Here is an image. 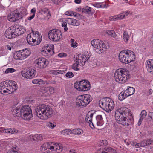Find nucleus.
Here are the masks:
<instances>
[{
	"instance_id": "f257e3e1",
	"label": "nucleus",
	"mask_w": 153,
	"mask_h": 153,
	"mask_svg": "<svg viewBox=\"0 0 153 153\" xmlns=\"http://www.w3.org/2000/svg\"><path fill=\"white\" fill-rule=\"evenodd\" d=\"M128 109L125 107H122L116 111L115 113V116L117 122L125 126H129L134 120L133 117Z\"/></svg>"
},
{
	"instance_id": "f03ea898",
	"label": "nucleus",
	"mask_w": 153,
	"mask_h": 153,
	"mask_svg": "<svg viewBox=\"0 0 153 153\" xmlns=\"http://www.w3.org/2000/svg\"><path fill=\"white\" fill-rule=\"evenodd\" d=\"M13 110L14 116L21 117L25 120L29 121L33 117L31 109L28 105L22 106L21 108L14 107Z\"/></svg>"
},
{
	"instance_id": "7ed1b4c3",
	"label": "nucleus",
	"mask_w": 153,
	"mask_h": 153,
	"mask_svg": "<svg viewBox=\"0 0 153 153\" xmlns=\"http://www.w3.org/2000/svg\"><path fill=\"white\" fill-rule=\"evenodd\" d=\"M36 115L42 119H47L51 117L53 111L50 106L44 104H40L36 109Z\"/></svg>"
},
{
	"instance_id": "20e7f679",
	"label": "nucleus",
	"mask_w": 153,
	"mask_h": 153,
	"mask_svg": "<svg viewBox=\"0 0 153 153\" xmlns=\"http://www.w3.org/2000/svg\"><path fill=\"white\" fill-rule=\"evenodd\" d=\"M17 88L16 83L14 81H9L8 82H2L0 83V92L11 94L15 91Z\"/></svg>"
},
{
	"instance_id": "39448f33",
	"label": "nucleus",
	"mask_w": 153,
	"mask_h": 153,
	"mask_svg": "<svg viewBox=\"0 0 153 153\" xmlns=\"http://www.w3.org/2000/svg\"><path fill=\"white\" fill-rule=\"evenodd\" d=\"M119 59L123 63L127 64L134 61L135 56L133 52L126 50L121 51L119 55Z\"/></svg>"
},
{
	"instance_id": "423d86ee",
	"label": "nucleus",
	"mask_w": 153,
	"mask_h": 153,
	"mask_svg": "<svg viewBox=\"0 0 153 153\" xmlns=\"http://www.w3.org/2000/svg\"><path fill=\"white\" fill-rule=\"evenodd\" d=\"M114 78L117 82L123 83L130 78L128 70L125 69H118L115 72Z\"/></svg>"
},
{
	"instance_id": "0eeeda50",
	"label": "nucleus",
	"mask_w": 153,
	"mask_h": 153,
	"mask_svg": "<svg viewBox=\"0 0 153 153\" xmlns=\"http://www.w3.org/2000/svg\"><path fill=\"white\" fill-rule=\"evenodd\" d=\"M99 104L102 108L108 112L111 111L114 105L113 101L108 97L101 99L99 101Z\"/></svg>"
},
{
	"instance_id": "6e6552de",
	"label": "nucleus",
	"mask_w": 153,
	"mask_h": 153,
	"mask_svg": "<svg viewBox=\"0 0 153 153\" xmlns=\"http://www.w3.org/2000/svg\"><path fill=\"white\" fill-rule=\"evenodd\" d=\"M32 32L28 34L27 37V42L30 45H37L41 42L40 36V33L38 31L35 33L32 30Z\"/></svg>"
},
{
	"instance_id": "1a4fd4ad",
	"label": "nucleus",
	"mask_w": 153,
	"mask_h": 153,
	"mask_svg": "<svg viewBox=\"0 0 153 153\" xmlns=\"http://www.w3.org/2000/svg\"><path fill=\"white\" fill-rule=\"evenodd\" d=\"M91 45L94 47L95 52L99 54L104 53L107 49V46L104 43L99 39H94L92 40Z\"/></svg>"
},
{
	"instance_id": "9d476101",
	"label": "nucleus",
	"mask_w": 153,
	"mask_h": 153,
	"mask_svg": "<svg viewBox=\"0 0 153 153\" xmlns=\"http://www.w3.org/2000/svg\"><path fill=\"white\" fill-rule=\"evenodd\" d=\"M92 100V97L89 94L81 95L77 98L76 103L77 105L79 106L85 107Z\"/></svg>"
},
{
	"instance_id": "9b49d317",
	"label": "nucleus",
	"mask_w": 153,
	"mask_h": 153,
	"mask_svg": "<svg viewBox=\"0 0 153 153\" xmlns=\"http://www.w3.org/2000/svg\"><path fill=\"white\" fill-rule=\"evenodd\" d=\"M48 36L50 40H52L53 41H57L59 40L62 37V35L60 30L55 29L49 31Z\"/></svg>"
},
{
	"instance_id": "f8f14e48",
	"label": "nucleus",
	"mask_w": 153,
	"mask_h": 153,
	"mask_svg": "<svg viewBox=\"0 0 153 153\" xmlns=\"http://www.w3.org/2000/svg\"><path fill=\"white\" fill-rule=\"evenodd\" d=\"M66 22H64L62 23V26L64 28V31H66L68 30L67 24L73 26H78L80 25V22L78 20L73 18H67L66 19Z\"/></svg>"
},
{
	"instance_id": "ddd939ff",
	"label": "nucleus",
	"mask_w": 153,
	"mask_h": 153,
	"mask_svg": "<svg viewBox=\"0 0 153 153\" xmlns=\"http://www.w3.org/2000/svg\"><path fill=\"white\" fill-rule=\"evenodd\" d=\"M90 58V56L88 55L85 56L83 54H80L74 56V60L76 61V62L79 64L80 63L82 66L84 65L86 61Z\"/></svg>"
},
{
	"instance_id": "4468645a",
	"label": "nucleus",
	"mask_w": 153,
	"mask_h": 153,
	"mask_svg": "<svg viewBox=\"0 0 153 153\" xmlns=\"http://www.w3.org/2000/svg\"><path fill=\"white\" fill-rule=\"evenodd\" d=\"M36 66L38 68L42 69L45 68L48 65L49 62L46 59L39 58L36 60Z\"/></svg>"
},
{
	"instance_id": "2eb2a0df",
	"label": "nucleus",
	"mask_w": 153,
	"mask_h": 153,
	"mask_svg": "<svg viewBox=\"0 0 153 153\" xmlns=\"http://www.w3.org/2000/svg\"><path fill=\"white\" fill-rule=\"evenodd\" d=\"M36 72V71L34 69H27L22 73V75L25 78L30 79L35 76Z\"/></svg>"
},
{
	"instance_id": "dca6fc26",
	"label": "nucleus",
	"mask_w": 153,
	"mask_h": 153,
	"mask_svg": "<svg viewBox=\"0 0 153 153\" xmlns=\"http://www.w3.org/2000/svg\"><path fill=\"white\" fill-rule=\"evenodd\" d=\"M18 12L17 9L12 12L8 16V20L11 22H14L22 18L21 16Z\"/></svg>"
},
{
	"instance_id": "f3484780",
	"label": "nucleus",
	"mask_w": 153,
	"mask_h": 153,
	"mask_svg": "<svg viewBox=\"0 0 153 153\" xmlns=\"http://www.w3.org/2000/svg\"><path fill=\"white\" fill-rule=\"evenodd\" d=\"M14 27L11 26L8 28L5 32V36L8 39H12L15 37Z\"/></svg>"
},
{
	"instance_id": "a211bd4d",
	"label": "nucleus",
	"mask_w": 153,
	"mask_h": 153,
	"mask_svg": "<svg viewBox=\"0 0 153 153\" xmlns=\"http://www.w3.org/2000/svg\"><path fill=\"white\" fill-rule=\"evenodd\" d=\"M0 132L13 134L18 133L19 132V131L13 128H10L0 127Z\"/></svg>"
},
{
	"instance_id": "6ab92c4d",
	"label": "nucleus",
	"mask_w": 153,
	"mask_h": 153,
	"mask_svg": "<svg viewBox=\"0 0 153 153\" xmlns=\"http://www.w3.org/2000/svg\"><path fill=\"white\" fill-rule=\"evenodd\" d=\"M93 114L88 112L85 118L86 122L88 123L91 127L93 128H94L93 123L92 122V118L93 116Z\"/></svg>"
},
{
	"instance_id": "aec40b11",
	"label": "nucleus",
	"mask_w": 153,
	"mask_h": 153,
	"mask_svg": "<svg viewBox=\"0 0 153 153\" xmlns=\"http://www.w3.org/2000/svg\"><path fill=\"white\" fill-rule=\"evenodd\" d=\"M104 115V114L102 113L101 114L97 115L96 117V120L94 121V123L97 124L98 126H100L103 124L102 116Z\"/></svg>"
},
{
	"instance_id": "412c9836",
	"label": "nucleus",
	"mask_w": 153,
	"mask_h": 153,
	"mask_svg": "<svg viewBox=\"0 0 153 153\" xmlns=\"http://www.w3.org/2000/svg\"><path fill=\"white\" fill-rule=\"evenodd\" d=\"M146 65L147 71L153 74V59H150L146 62Z\"/></svg>"
},
{
	"instance_id": "4be33fe9",
	"label": "nucleus",
	"mask_w": 153,
	"mask_h": 153,
	"mask_svg": "<svg viewBox=\"0 0 153 153\" xmlns=\"http://www.w3.org/2000/svg\"><path fill=\"white\" fill-rule=\"evenodd\" d=\"M14 30H15L14 32L15 37L23 34L25 31L24 29L20 27L18 28L14 27Z\"/></svg>"
},
{
	"instance_id": "5701e85b",
	"label": "nucleus",
	"mask_w": 153,
	"mask_h": 153,
	"mask_svg": "<svg viewBox=\"0 0 153 153\" xmlns=\"http://www.w3.org/2000/svg\"><path fill=\"white\" fill-rule=\"evenodd\" d=\"M49 144L46 143L43 144L40 147V149L41 151L44 153H48L50 152L49 151Z\"/></svg>"
},
{
	"instance_id": "b1692460",
	"label": "nucleus",
	"mask_w": 153,
	"mask_h": 153,
	"mask_svg": "<svg viewBox=\"0 0 153 153\" xmlns=\"http://www.w3.org/2000/svg\"><path fill=\"white\" fill-rule=\"evenodd\" d=\"M18 12L19 13L22 18L23 16L27 14V11L26 9L24 7H21L19 9H17Z\"/></svg>"
},
{
	"instance_id": "393cba45",
	"label": "nucleus",
	"mask_w": 153,
	"mask_h": 153,
	"mask_svg": "<svg viewBox=\"0 0 153 153\" xmlns=\"http://www.w3.org/2000/svg\"><path fill=\"white\" fill-rule=\"evenodd\" d=\"M131 34H129L127 31H125L123 33V38L124 42L128 43L130 38Z\"/></svg>"
},
{
	"instance_id": "a878e982",
	"label": "nucleus",
	"mask_w": 153,
	"mask_h": 153,
	"mask_svg": "<svg viewBox=\"0 0 153 153\" xmlns=\"http://www.w3.org/2000/svg\"><path fill=\"white\" fill-rule=\"evenodd\" d=\"M21 52L20 51H16L14 54V58L16 60H22L23 59L22 58V55H21Z\"/></svg>"
},
{
	"instance_id": "bb28decb",
	"label": "nucleus",
	"mask_w": 153,
	"mask_h": 153,
	"mask_svg": "<svg viewBox=\"0 0 153 153\" xmlns=\"http://www.w3.org/2000/svg\"><path fill=\"white\" fill-rule=\"evenodd\" d=\"M83 89H80V91H85L88 90H89L90 88V84L89 83V82L88 81L85 83V84H83V85H82Z\"/></svg>"
},
{
	"instance_id": "cd10ccee",
	"label": "nucleus",
	"mask_w": 153,
	"mask_h": 153,
	"mask_svg": "<svg viewBox=\"0 0 153 153\" xmlns=\"http://www.w3.org/2000/svg\"><path fill=\"white\" fill-rule=\"evenodd\" d=\"M128 96H129V95L125 93L124 91H122L119 94L118 99L120 101H122Z\"/></svg>"
},
{
	"instance_id": "c85d7f7f",
	"label": "nucleus",
	"mask_w": 153,
	"mask_h": 153,
	"mask_svg": "<svg viewBox=\"0 0 153 153\" xmlns=\"http://www.w3.org/2000/svg\"><path fill=\"white\" fill-rule=\"evenodd\" d=\"M32 83L34 84H37L39 85L44 84L45 83V81L42 79H33L32 81Z\"/></svg>"
},
{
	"instance_id": "c756f323",
	"label": "nucleus",
	"mask_w": 153,
	"mask_h": 153,
	"mask_svg": "<svg viewBox=\"0 0 153 153\" xmlns=\"http://www.w3.org/2000/svg\"><path fill=\"white\" fill-rule=\"evenodd\" d=\"M91 8L89 7L86 6L82 9V11L83 13L90 14L91 13Z\"/></svg>"
},
{
	"instance_id": "7c9ffc66",
	"label": "nucleus",
	"mask_w": 153,
	"mask_h": 153,
	"mask_svg": "<svg viewBox=\"0 0 153 153\" xmlns=\"http://www.w3.org/2000/svg\"><path fill=\"white\" fill-rule=\"evenodd\" d=\"M121 16H123L122 15L119 14L117 15L111 16L109 18V20L110 21H114L119 19H122Z\"/></svg>"
},
{
	"instance_id": "2f4dec72",
	"label": "nucleus",
	"mask_w": 153,
	"mask_h": 153,
	"mask_svg": "<svg viewBox=\"0 0 153 153\" xmlns=\"http://www.w3.org/2000/svg\"><path fill=\"white\" fill-rule=\"evenodd\" d=\"M126 93H128L127 95H129V96L133 94L135 92V89L134 88L129 87L126 91Z\"/></svg>"
},
{
	"instance_id": "473e14b6",
	"label": "nucleus",
	"mask_w": 153,
	"mask_h": 153,
	"mask_svg": "<svg viewBox=\"0 0 153 153\" xmlns=\"http://www.w3.org/2000/svg\"><path fill=\"white\" fill-rule=\"evenodd\" d=\"M72 132L71 130L70 129H65L61 131L62 134L64 135H67L72 134Z\"/></svg>"
},
{
	"instance_id": "72a5a7b5",
	"label": "nucleus",
	"mask_w": 153,
	"mask_h": 153,
	"mask_svg": "<svg viewBox=\"0 0 153 153\" xmlns=\"http://www.w3.org/2000/svg\"><path fill=\"white\" fill-rule=\"evenodd\" d=\"M106 33L108 35L111 36L115 38L117 36L115 32L113 30H106Z\"/></svg>"
},
{
	"instance_id": "f704fd0d",
	"label": "nucleus",
	"mask_w": 153,
	"mask_h": 153,
	"mask_svg": "<svg viewBox=\"0 0 153 153\" xmlns=\"http://www.w3.org/2000/svg\"><path fill=\"white\" fill-rule=\"evenodd\" d=\"M8 53V52L6 49L3 47L0 48V56L5 55Z\"/></svg>"
},
{
	"instance_id": "c9c22d12",
	"label": "nucleus",
	"mask_w": 153,
	"mask_h": 153,
	"mask_svg": "<svg viewBox=\"0 0 153 153\" xmlns=\"http://www.w3.org/2000/svg\"><path fill=\"white\" fill-rule=\"evenodd\" d=\"M47 88H42L41 91L42 96H49L48 91V90H47Z\"/></svg>"
},
{
	"instance_id": "e433bc0d",
	"label": "nucleus",
	"mask_w": 153,
	"mask_h": 153,
	"mask_svg": "<svg viewBox=\"0 0 153 153\" xmlns=\"http://www.w3.org/2000/svg\"><path fill=\"white\" fill-rule=\"evenodd\" d=\"M104 149L106 152H107V153H116L115 151L111 147H108Z\"/></svg>"
},
{
	"instance_id": "4c0bfd02",
	"label": "nucleus",
	"mask_w": 153,
	"mask_h": 153,
	"mask_svg": "<svg viewBox=\"0 0 153 153\" xmlns=\"http://www.w3.org/2000/svg\"><path fill=\"white\" fill-rule=\"evenodd\" d=\"M72 133L74 134L79 135L82 133V131L79 129H75L73 130Z\"/></svg>"
},
{
	"instance_id": "58836bf2",
	"label": "nucleus",
	"mask_w": 153,
	"mask_h": 153,
	"mask_svg": "<svg viewBox=\"0 0 153 153\" xmlns=\"http://www.w3.org/2000/svg\"><path fill=\"white\" fill-rule=\"evenodd\" d=\"M47 126L51 129H53L56 126V123L49 122L47 123Z\"/></svg>"
},
{
	"instance_id": "ea45409f",
	"label": "nucleus",
	"mask_w": 153,
	"mask_h": 153,
	"mask_svg": "<svg viewBox=\"0 0 153 153\" xmlns=\"http://www.w3.org/2000/svg\"><path fill=\"white\" fill-rule=\"evenodd\" d=\"M47 90L48 91L49 96L50 94H53L54 92V88L52 87H49L47 88Z\"/></svg>"
},
{
	"instance_id": "a19ab883",
	"label": "nucleus",
	"mask_w": 153,
	"mask_h": 153,
	"mask_svg": "<svg viewBox=\"0 0 153 153\" xmlns=\"http://www.w3.org/2000/svg\"><path fill=\"white\" fill-rule=\"evenodd\" d=\"M79 64L76 62V63H74L72 66V68L75 71H78L79 70V68H78Z\"/></svg>"
},
{
	"instance_id": "79ce46f5",
	"label": "nucleus",
	"mask_w": 153,
	"mask_h": 153,
	"mask_svg": "<svg viewBox=\"0 0 153 153\" xmlns=\"http://www.w3.org/2000/svg\"><path fill=\"white\" fill-rule=\"evenodd\" d=\"M146 115V111L145 110H143L142 111L140 114V117L143 119L145 117Z\"/></svg>"
},
{
	"instance_id": "37998d69",
	"label": "nucleus",
	"mask_w": 153,
	"mask_h": 153,
	"mask_svg": "<svg viewBox=\"0 0 153 153\" xmlns=\"http://www.w3.org/2000/svg\"><path fill=\"white\" fill-rule=\"evenodd\" d=\"M16 71V70L13 68H8L5 71V73L7 74L9 73H13Z\"/></svg>"
},
{
	"instance_id": "c03bdc74",
	"label": "nucleus",
	"mask_w": 153,
	"mask_h": 153,
	"mask_svg": "<svg viewBox=\"0 0 153 153\" xmlns=\"http://www.w3.org/2000/svg\"><path fill=\"white\" fill-rule=\"evenodd\" d=\"M87 81H85L84 80H82L81 81H80V82H79V89H83V88L82 87V85H83V84H85V83H86Z\"/></svg>"
},
{
	"instance_id": "a18cd8bd",
	"label": "nucleus",
	"mask_w": 153,
	"mask_h": 153,
	"mask_svg": "<svg viewBox=\"0 0 153 153\" xmlns=\"http://www.w3.org/2000/svg\"><path fill=\"white\" fill-rule=\"evenodd\" d=\"M129 11H127L126 12H124L122 13H121L120 14V15H122L123 16H121L122 18V19H123V18L125 16H127L129 13Z\"/></svg>"
},
{
	"instance_id": "49530a36",
	"label": "nucleus",
	"mask_w": 153,
	"mask_h": 153,
	"mask_svg": "<svg viewBox=\"0 0 153 153\" xmlns=\"http://www.w3.org/2000/svg\"><path fill=\"white\" fill-rule=\"evenodd\" d=\"M65 76L68 78H72L74 76L73 73L71 72H68L66 74Z\"/></svg>"
},
{
	"instance_id": "de8ad7c7",
	"label": "nucleus",
	"mask_w": 153,
	"mask_h": 153,
	"mask_svg": "<svg viewBox=\"0 0 153 153\" xmlns=\"http://www.w3.org/2000/svg\"><path fill=\"white\" fill-rule=\"evenodd\" d=\"M36 137L37 138V140H41L43 139V137L41 134H36Z\"/></svg>"
},
{
	"instance_id": "09e8293b",
	"label": "nucleus",
	"mask_w": 153,
	"mask_h": 153,
	"mask_svg": "<svg viewBox=\"0 0 153 153\" xmlns=\"http://www.w3.org/2000/svg\"><path fill=\"white\" fill-rule=\"evenodd\" d=\"M140 143L141 144V146H142V147L147 146V141L146 140H143L140 142Z\"/></svg>"
},
{
	"instance_id": "8fccbe9b",
	"label": "nucleus",
	"mask_w": 153,
	"mask_h": 153,
	"mask_svg": "<svg viewBox=\"0 0 153 153\" xmlns=\"http://www.w3.org/2000/svg\"><path fill=\"white\" fill-rule=\"evenodd\" d=\"M24 52L25 53V56L26 55V57H27L30 54V52L27 49H25V50H23Z\"/></svg>"
},
{
	"instance_id": "3c124183",
	"label": "nucleus",
	"mask_w": 153,
	"mask_h": 153,
	"mask_svg": "<svg viewBox=\"0 0 153 153\" xmlns=\"http://www.w3.org/2000/svg\"><path fill=\"white\" fill-rule=\"evenodd\" d=\"M108 144L107 141L106 140H102L101 141L100 145L102 146L103 145H106Z\"/></svg>"
},
{
	"instance_id": "603ef678",
	"label": "nucleus",
	"mask_w": 153,
	"mask_h": 153,
	"mask_svg": "<svg viewBox=\"0 0 153 153\" xmlns=\"http://www.w3.org/2000/svg\"><path fill=\"white\" fill-rule=\"evenodd\" d=\"M94 6L97 8H102V3H95L94 4Z\"/></svg>"
},
{
	"instance_id": "864d4df0",
	"label": "nucleus",
	"mask_w": 153,
	"mask_h": 153,
	"mask_svg": "<svg viewBox=\"0 0 153 153\" xmlns=\"http://www.w3.org/2000/svg\"><path fill=\"white\" fill-rule=\"evenodd\" d=\"M146 140L147 145L152 144L153 143V140L147 139Z\"/></svg>"
},
{
	"instance_id": "5fc2aeb1",
	"label": "nucleus",
	"mask_w": 153,
	"mask_h": 153,
	"mask_svg": "<svg viewBox=\"0 0 153 153\" xmlns=\"http://www.w3.org/2000/svg\"><path fill=\"white\" fill-rule=\"evenodd\" d=\"M75 17H76L78 19L80 20L82 19V16L80 14H79V13H77Z\"/></svg>"
},
{
	"instance_id": "6e6d98bb",
	"label": "nucleus",
	"mask_w": 153,
	"mask_h": 153,
	"mask_svg": "<svg viewBox=\"0 0 153 153\" xmlns=\"http://www.w3.org/2000/svg\"><path fill=\"white\" fill-rule=\"evenodd\" d=\"M74 87L77 89L79 91H80V89H79V82L75 83L74 85Z\"/></svg>"
},
{
	"instance_id": "4d7b16f0",
	"label": "nucleus",
	"mask_w": 153,
	"mask_h": 153,
	"mask_svg": "<svg viewBox=\"0 0 153 153\" xmlns=\"http://www.w3.org/2000/svg\"><path fill=\"white\" fill-rule=\"evenodd\" d=\"M42 54L44 56L45 55V54H48L46 50L45 47L43 48L42 49Z\"/></svg>"
},
{
	"instance_id": "13d9d810",
	"label": "nucleus",
	"mask_w": 153,
	"mask_h": 153,
	"mask_svg": "<svg viewBox=\"0 0 153 153\" xmlns=\"http://www.w3.org/2000/svg\"><path fill=\"white\" fill-rule=\"evenodd\" d=\"M46 50L47 51V53L48 56L50 55L51 54V50L49 49L48 47L47 48L45 47Z\"/></svg>"
},
{
	"instance_id": "bf43d9fd",
	"label": "nucleus",
	"mask_w": 153,
	"mask_h": 153,
	"mask_svg": "<svg viewBox=\"0 0 153 153\" xmlns=\"http://www.w3.org/2000/svg\"><path fill=\"white\" fill-rule=\"evenodd\" d=\"M66 54L64 53H61L58 54V56L60 57H62L66 56Z\"/></svg>"
},
{
	"instance_id": "052dcab7",
	"label": "nucleus",
	"mask_w": 153,
	"mask_h": 153,
	"mask_svg": "<svg viewBox=\"0 0 153 153\" xmlns=\"http://www.w3.org/2000/svg\"><path fill=\"white\" fill-rule=\"evenodd\" d=\"M60 144H55V150H56L57 151V150H59V147H60Z\"/></svg>"
},
{
	"instance_id": "680f3d73",
	"label": "nucleus",
	"mask_w": 153,
	"mask_h": 153,
	"mask_svg": "<svg viewBox=\"0 0 153 153\" xmlns=\"http://www.w3.org/2000/svg\"><path fill=\"white\" fill-rule=\"evenodd\" d=\"M51 1L56 4H58L61 1V0H51Z\"/></svg>"
},
{
	"instance_id": "e2e57ef3",
	"label": "nucleus",
	"mask_w": 153,
	"mask_h": 153,
	"mask_svg": "<svg viewBox=\"0 0 153 153\" xmlns=\"http://www.w3.org/2000/svg\"><path fill=\"white\" fill-rule=\"evenodd\" d=\"M21 55H22V58H23V59H24L25 58H26L27 57H26V55L25 56V53L24 52V51H22L21 52Z\"/></svg>"
},
{
	"instance_id": "0e129e2a",
	"label": "nucleus",
	"mask_w": 153,
	"mask_h": 153,
	"mask_svg": "<svg viewBox=\"0 0 153 153\" xmlns=\"http://www.w3.org/2000/svg\"><path fill=\"white\" fill-rule=\"evenodd\" d=\"M149 116L153 120V112H149Z\"/></svg>"
},
{
	"instance_id": "69168bd1",
	"label": "nucleus",
	"mask_w": 153,
	"mask_h": 153,
	"mask_svg": "<svg viewBox=\"0 0 153 153\" xmlns=\"http://www.w3.org/2000/svg\"><path fill=\"white\" fill-rule=\"evenodd\" d=\"M77 45H78L77 43L75 42L74 43H71V46L72 47L75 48L77 46Z\"/></svg>"
},
{
	"instance_id": "338daca9",
	"label": "nucleus",
	"mask_w": 153,
	"mask_h": 153,
	"mask_svg": "<svg viewBox=\"0 0 153 153\" xmlns=\"http://www.w3.org/2000/svg\"><path fill=\"white\" fill-rule=\"evenodd\" d=\"M30 139L33 141L37 140V138L36 137V134L34 136H32V137H30Z\"/></svg>"
},
{
	"instance_id": "774afa93",
	"label": "nucleus",
	"mask_w": 153,
	"mask_h": 153,
	"mask_svg": "<svg viewBox=\"0 0 153 153\" xmlns=\"http://www.w3.org/2000/svg\"><path fill=\"white\" fill-rule=\"evenodd\" d=\"M7 153H18L17 151H14L13 148H12V150L8 152Z\"/></svg>"
}]
</instances>
